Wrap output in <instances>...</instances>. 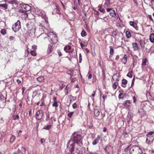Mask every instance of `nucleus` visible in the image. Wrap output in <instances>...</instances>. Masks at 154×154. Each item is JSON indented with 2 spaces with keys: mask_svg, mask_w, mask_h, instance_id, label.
Masks as SVG:
<instances>
[{
  "mask_svg": "<svg viewBox=\"0 0 154 154\" xmlns=\"http://www.w3.org/2000/svg\"><path fill=\"white\" fill-rule=\"evenodd\" d=\"M82 139V136L79 132H75L72 134L71 140L69 141L67 145V147L71 153H72L75 148L79 151V149L83 145Z\"/></svg>",
  "mask_w": 154,
  "mask_h": 154,
  "instance_id": "obj_1",
  "label": "nucleus"
},
{
  "mask_svg": "<svg viewBox=\"0 0 154 154\" xmlns=\"http://www.w3.org/2000/svg\"><path fill=\"white\" fill-rule=\"evenodd\" d=\"M24 29L26 31L30 36L34 37L35 36V32L36 29L34 22L29 21L24 26Z\"/></svg>",
  "mask_w": 154,
  "mask_h": 154,
  "instance_id": "obj_2",
  "label": "nucleus"
},
{
  "mask_svg": "<svg viewBox=\"0 0 154 154\" xmlns=\"http://www.w3.org/2000/svg\"><path fill=\"white\" fill-rule=\"evenodd\" d=\"M39 12L40 13L38 15L44 20L39 23V29L41 28L43 30L44 29H47L49 27V24L46 14L44 11H40Z\"/></svg>",
  "mask_w": 154,
  "mask_h": 154,
  "instance_id": "obj_3",
  "label": "nucleus"
},
{
  "mask_svg": "<svg viewBox=\"0 0 154 154\" xmlns=\"http://www.w3.org/2000/svg\"><path fill=\"white\" fill-rule=\"evenodd\" d=\"M31 7L27 4H23L21 6L18 12L20 13H22L24 15V16L27 17L28 16V14L27 12L30 11Z\"/></svg>",
  "mask_w": 154,
  "mask_h": 154,
  "instance_id": "obj_4",
  "label": "nucleus"
},
{
  "mask_svg": "<svg viewBox=\"0 0 154 154\" xmlns=\"http://www.w3.org/2000/svg\"><path fill=\"white\" fill-rule=\"evenodd\" d=\"M142 150L138 146H133L129 149L130 154H141Z\"/></svg>",
  "mask_w": 154,
  "mask_h": 154,
  "instance_id": "obj_5",
  "label": "nucleus"
},
{
  "mask_svg": "<svg viewBox=\"0 0 154 154\" xmlns=\"http://www.w3.org/2000/svg\"><path fill=\"white\" fill-rule=\"evenodd\" d=\"M47 35L50 38L49 41L51 44H55L58 41L57 36L56 35L54 34L52 32L48 33Z\"/></svg>",
  "mask_w": 154,
  "mask_h": 154,
  "instance_id": "obj_6",
  "label": "nucleus"
},
{
  "mask_svg": "<svg viewBox=\"0 0 154 154\" xmlns=\"http://www.w3.org/2000/svg\"><path fill=\"white\" fill-rule=\"evenodd\" d=\"M20 28V22L19 20H18L16 23L13 25L12 27L13 30L15 32L18 31Z\"/></svg>",
  "mask_w": 154,
  "mask_h": 154,
  "instance_id": "obj_7",
  "label": "nucleus"
},
{
  "mask_svg": "<svg viewBox=\"0 0 154 154\" xmlns=\"http://www.w3.org/2000/svg\"><path fill=\"white\" fill-rule=\"evenodd\" d=\"M36 119L40 120L43 117V112L42 110H39L37 111L36 112Z\"/></svg>",
  "mask_w": 154,
  "mask_h": 154,
  "instance_id": "obj_8",
  "label": "nucleus"
},
{
  "mask_svg": "<svg viewBox=\"0 0 154 154\" xmlns=\"http://www.w3.org/2000/svg\"><path fill=\"white\" fill-rule=\"evenodd\" d=\"M106 11L109 12L110 15L112 17H115L116 16V12L112 8H106Z\"/></svg>",
  "mask_w": 154,
  "mask_h": 154,
  "instance_id": "obj_9",
  "label": "nucleus"
},
{
  "mask_svg": "<svg viewBox=\"0 0 154 154\" xmlns=\"http://www.w3.org/2000/svg\"><path fill=\"white\" fill-rule=\"evenodd\" d=\"M129 24L131 26L134 27L136 30H138V27L137 26V24L134 22L130 21L129 22Z\"/></svg>",
  "mask_w": 154,
  "mask_h": 154,
  "instance_id": "obj_10",
  "label": "nucleus"
},
{
  "mask_svg": "<svg viewBox=\"0 0 154 154\" xmlns=\"http://www.w3.org/2000/svg\"><path fill=\"white\" fill-rule=\"evenodd\" d=\"M6 100H2L0 99V108H3L6 104Z\"/></svg>",
  "mask_w": 154,
  "mask_h": 154,
  "instance_id": "obj_11",
  "label": "nucleus"
},
{
  "mask_svg": "<svg viewBox=\"0 0 154 154\" xmlns=\"http://www.w3.org/2000/svg\"><path fill=\"white\" fill-rule=\"evenodd\" d=\"M94 115L96 117H98L99 116L100 113V110L96 108H94Z\"/></svg>",
  "mask_w": 154,
  "mask_h": 154,
  "instance_id": "obj_12",
  "label": "nucleus"
},
{
  "mask_svg": "<svg viewBox=\"0 0 154 154\" xmlns=\"http://www.w3.org/2000/svg\"><path fill=\"white\" fill-rule=\"evenodd\" d=\"M100 138V136L98 135L97 137L92 142V144L94 145H96L98 142Z\"/></svg>",
  "mask_w": 154,
  "mask_h": 154,
  "instance_id": "obj_13",
  "label": "nucleus"
},
{
  "mask_svg": "<svg viewBox=\"0 0 154 154\" xmlns=\"http://www.w3.org/2000/svg\"><path fill=\"white\" fill-rule=\"evenodd\" d=\"M56 6V9H55V12L56 13L58 14H61V13L60 11V8L59 6L57 4H56L55 5Z\"/></svg>",
  "mask_w": 154,
  "mask_h": 154,
  "instance_id": "obj_14",
  "label": "nucleus"
},
{
  "mask_svg": "<svg viewBox=\"0 0 154 154\" xmlns=\"http://www.w3.org/2000/svg\"><path fill=\"white\" fill-rule=\"evenodd\" d=\"M98 10L101 12H102L103 13H105V10L102 7L101 5H98Z\"/></svg>",
  "mask_w": 154,
  "mask_h": 154,
  "instance_id": "obj_15",
  "label": "nucleus"
},
{
  "mask_svg": "<svg viewBox=\"0 0 154 154\" xmlns=\"http://www.w3.org/2000/svg\"><path fill=\"white\" fill-rule=\"evenodd\" d=\"M130 104L131 102L129 100H127L126 101L123 103L124 105L126 107L129 106L130 105Z\"/></svg>",
  "mask_w": 154,
  "mask_h": 154,
  "instance_id": "obj_16",
  "label": "nucleus"
},
{
  "mask_svg": "<svg viewBox=\"0 0 154 154\" xmlns=\"http://www.w3.org/2000/svg\"><path fill=\"white\" fill-rule=\"evenodd\" d=\"M127 56L126 55H124V57L122 60V62L124 64H125L127 62Z\"/></svg>",
  "mask_w": 154,
  "mask_h": 154,
  "instance_id": "obj_17",
  "label": "nucleus"
},
{
  "mask_svg": "<svg viewBox=\"0 0 154 154\" xmlns=\"http://www.w3.org/2000/svg\"><path fill=\"white\" fill-rule=\"evenodd\" d=\"M52 47L53 45L52 44H50L48 45V47L47 50V52L48 54L51 53V52L52 49Z\"/></svg>",
  "mask_w": 154,
  "mask_h": 154,
  "instance_id": "obj_18",
  "label": "nucleus"
},
{
  "mask_svg": "<svg viewBox=\"0 0 154 154\" xmlns=\"http://www.w3.org/2000/svg\"><path fill=\"white\" fill-rule=\"evenodd\" d=\"M149 39L151 42H154V34H151L150 35Z\"/></svg>",
  "mask_w": 154,
  "mask_h": 154,
  "instance_id": "obj_19",
  "label": "nucleus"
},
{
  "mask_svg": "<svg viewBox=\"0 0 154 154\" xmlns=\"http://www.w3.org/2000/svg\"><path fill=\"white\" fill-rule=\"evenodd\" d=\"M132 46L134 50H137L138 47L137 44L136 43H134L132 44Z\"/></svg>",
  "mask_w": 154,
  "mask_h": 154,
  "instance_id": "obj_20",
  "label": "nucleus"
},
{
  "mask_svg": "<svg viewBox=\"0 0 154 154\" xmlns=\"http://www.w3.org/2000/svg\"><path fill=\"white\" fill-rule=\"evenodd\" d=\"M71 49V47L69 45H67L66 46L64 47V50L66 53H68V52L67 51V50H70Z\"/></svg>",
  "mask_w": 154,
  "mask_h": 154,
  "instance_id": "obj_21",
  "label": "nucleus"
},
{
  "mask_svg": "<svg viewBox=\"0 0 154 154\" xmlns=\"http://www.w3.org/2000/svg\"><path fill=\"white\" fill-rule=\"evenodd\" d=\"M37 79L39 82H42L43 81L44 78L43 76H41L37 78Z\"/></svg>",
  "mask_w": 154,
  "mask_h": 154,
  "instance_id": "obj_22",
  "label": "nucleus"
},
{
  "mask_svg": "<svg viewBox=\"0 0 154 154\" xmlns=\"http://www.w3.org/2000/svg\"><path fill=\"white\" fill-rule=\"evenodd\" d=\"M153 141L152 139L150 140V137H148L146 139V142L148 144H151Z\"/></svg>",
  "mask_w": 154,
  "mask_h": 154,
  "instance_id": "obj_23",
  "label": "nucleus"
},
{
  "mask_svg": "<svg viewBox=\"0 0 154 154\" xmlns=\"http://www.w3.org/2000/svg\"><path fill=\"white\" fill-rule=\"evenodd\" d=\"M119 74H115L113 75L114 78H113V80L116 81H118L119 79Z\"/></svg>",
  "mask_w": 154,
  "mask_h": 154,
  "instance_id": "obj_24",
  "label": "nucleus"
},
{
  "mask_svg": "<svg viewBox=\"0 0 154 154\" xmlns=\"http://www.w3.org/2000/svg\"><path fill=\"white\" fill-rule=\"evenodd\" d=\"M26 151V149L25 147H24L23 146H22L21 147V150H20L19 149H18L17 151L19 153H20V152H25Z\"/></svg>",
  "mask_w": 154,
  "mask_h": 154,
  "instance_id": "obj_25",
  "label": "nucleus"
},
{
  "mask_svg": "<svg viewBox=\"0 0 154 154\" xmlns=\"http://www.w3.org/2000/svg\"><path fill=\"white\" fill-rule=\"evenodd\" d=\"M81 35L82 37H84L87 35V33L86 31L84 29H83L81 32Z\"/></svg>",
  "mask_w": 154,
  "mask_h": 154,
  "instance_id": "obj_26",
  "label": "nucleus"
},
{
  "mask_svg": "<svg viewBox=\"0 0 154 154\" xmlns=\"http://www.w3.org/2000/svg\"><path fill=\"white\" fill-rule=\"evenodd\" d=\"M127 76L130 78H131L133 76V72L132 71L129 72L127 75Z\"/></svg>",
  "mask_w": 154,
  "mask_h": 154,
  "instance_id": "obj_27",
  "label": "nucleus"
},
{
  "mask_svg": "<svg viewBox=\"0 0 154 154\" xmlns=\"http://www.w3.org/2000/svg\"><path fill=\"white\" fill-rule=\"evenodd\" d=\"M74 71L73 70H69L67 72V74L71 75H73L74 74Z\"/></svg>",
  "mask_w": 154,
  "mask_h": 154,
  "instance_id": "obj_28",
  "label": "nucleus"
},
{
  "mask_svg": "<svg viewBox=\"0 0 154 154\" xmlns=\"http://www.w3.org/2000/svg\"><path fill=\"white\" fill-rule=\"evenodd\" d=\"M110 48V54L111 55H112L113 54L114 51L113 49L112 48V47L111 46H110L109 47Z\"/></svg>",
  "mask_w": 154,
  "mask_h": 154,
  "instance_id": "obj_29",
  "label": "nucleus"
},
{
  "mask_svg": "<svg viewBox=\"0 0 154 154\" xmlns=\"http://www.w3.org/2000/svg\"><path fill=\"white\" fill-rule=\"evenodd\" d=\"M16 138V137L15 136L13 135H12L10 138V142L11 143H12L14 140H15Z\"/></svg>",
  "mask_w": 154,
  "mask_h": 154,
  "instance_id": "obj_30",
  "label": "nucleus"
},
{
  "mask_svg": "<svg viewBox=\"0 0 154 154\" xmlns=\"http://www.w3.org/2000/svg\"><path fill=\"white\" fill-rule=\"evenodd\" d=\"M126 36L128 38H129L131 37V35L129 31H127L125 32Z\"/></svg>",
  "mask_w": 154,
  "mask_h": 154,
  "instance_id": "obj_31",
  "label": "nucleus"
},
{
  "mask_svg": "<svg viewBox=\"0 0 154 154\" xmlns=\"http://www.w3.org/2000/svg\"><path fill=\"white\" fill-rule=\"evenodd\" d=\"M29 48H27V50L25 51V56L26 57H27L29 54Z\"/></svg>",
  "mask_w": 154,
  "mask_h": 154,
  "instance_id": "obj_32",
  "label": "nucleus"
},
{
  "mask_svg": "<svg viewBox=\"0 0 154 154\" xmlns=\"http://www.w3.org/2000/svg\"><path fill=\"white\" fill-rule=\"evenodd\" d=\"M118 85V82H115L112 85L113 88L114 89H116L117 88V86Z\"/></svg>",
  "mask_w": 154,
  "mask_h": 154,
  "instance_id": "obj_33",
  "label": "nucleus"
},
{
  "mask_svg": "<svg viewBox=\"0 0 154 154\" xmlns=\"http://www.w3.org/2000/svg\"><path fill=\"white\" fill-rule=\"evenodd\" d=\"M12 117L13 119L15 120L18 119L19 118L18 115H13L12 116Z\"/></svg>",
  "mask_w": 154,
  "mask_h": 154,
  "instance_id": "obj_34",
  "label": "nucleus"
},
{
  "mask_svg": "<svg viewBox=\"0 0 154 154\" xmlns=\"http://www.w3.org/2000/svg\"><path fill=\"white\" fill-rule=\"evenodd\" d=\"M102 20H103L104 21L107 22L108 21V16H106L104 17L103 18H100Z\"/></svg>",
  "mask_w": 154,
  "mask_h": 154,
  "instance_id": "obj_35",
  "label": "nucleus"
},
{
  "mask_svg": "<svg viewBox=\"0 0 154 154\" xmlns=\"http://www.w3.org/2000/svg\"><path fill=\"white\" fill-rule=\"evenodd\" d=\"M147 60L146 58H145L144 60H143V61L142 64V65L144 66L146 64Z\"/></svg>",
  "mask_w": 154,
  "mask_h": 154,
  "instance_id": "obj_36",
  "label": "nucleus"
},
{
  "mask_svg": "<svg viewBox=\"0 0 154 154\" xmlns=\"http://www.w3.org/2000/svg\"><path fill=\"white\" fill-rule=\"evenodd\" d=\"M0 6L4 8L5 9H7L8 8V5L6 4H0Z\"/></svg>",
  "mask_w": 154,
  "mask_h": 154,
  "instance_id": "obj_37",
  "label": "nucleus"
},
{
  "mask_svg": "<svg viewBox=\"0 0 154 154\" xmlns=\"http://www.w3.org/2000/svg\"><path fill=\"white\" fill-rule=\"evenodd\" d=\"M0 99L2 100H6V98L4 97L2 94L0 92Z\"/></svg>",
  "mask_w": 154,
  "mask_h": 154,
  "instance_id": "obj_38",
  "label": "nucleus"
},
{
  "mask_svg": "<svg viewBox=\"0 0 154 154\" xmlns=\"http://www.w3.org/2000/svg\"><path fill=\"white\" fill-rule=\"evenodd\" d=\"M30 53L32 55L34 56H36V54L35 51H31L30 52Z\"/></svg>",
  "mask_w": 154,
  "mask_h": 154,
  "instance_id": "obj_39",
  "label": "nucleus"
},
{
  "mask_svg": "<svg viewBox=\"0 0 154 154\" xmlns=\"http://www.w3.org/2000/svg\"><path fill=\"white\" fill-rule=\"evenodd\" d=\"M51 127V125H48L44 127V128H43V129H45V130H48Z\"/></svg>",
  "mask_w": 154,
  "mask_h": 154,
  "instance_id": "obj_40",
  "label": "nucleus"
},
{
  "mask_svg": "<svg viewBox=\"0 0 154 154\" xmlns=\"http://www.w3.org/2000/svg\"><path fill=\"white\" fill-rule=\"evenodd\" d=\"M104 5L108 6L110 5V2L109 0H105Z\"/></svg>",
  "mask_w": 154,
  "mask_h": 154,
  "instance_id": "obj_41",
  "label": "nucleus"
},
{
  "mask_svg": "<svg viewBox=\"0 0 154 154\" xmlns=\"http://www.w3.org/2000/svg\"><path fill=\"white\" fill-rule=\"evenodd\" d=\"M127 81L125 79H123L122 80V84L125 85L127 84Z\"/></svg>",
  "mask_w": 154,
  "mask_h": 154,
  "instance_id": "obj_42",
  "label": "nucleus"
},
{
  "mask_svg": "<svg viewBox=\"0 0 154 154\" xmlns=\"http://www.w3.org/2000/svg\"><path fill=\"white\" fill-rule=\"evenodd\" d=\"M46 118L45 120L46 121H47L50 118V116L49 113L47 112L46 113Z\"/></svg>",
  "mask_w": 154,
  "mask_h": 154,
  "instance_id": "obj_43",
  "label": "nucleus"
},
{
  "mask_svg": "<svg viewBox=\"0 0 154 154\" xmlns=\"http://www.w3.org/2000/svg\"><path fill=\"white\" fill-rule=\"evenodd\" d=\"M87 125L90 128H91L93 127L92 124L90 122H87Z\"/></svg>",
  "mask_w": 154,
  "mask_h": 154,
  "instance_id": "obj_44",
  "label": "nucleus"
},
{
  "mask_svg": "<svg viewBox=\"0 0 154 154\" xmlns=\"http://www.w3.org/2000/svg\"><path fill=\"white\" fill-rule=\"evenodd\" d=\"M16 1H8V3L11 4L12 5H13L14 4H16Z\"/></svg>",
  "mask_w": 154,
  "mask_h": 154,
  "instance_id": "obj_45",
  "label": "nucleus"
},
{
  "mask_svg": "<svg viewBox=\"0 0 154 154\" xmlns=\"http://www.w3.org/2000/svg\"><path fill=\"white\" fill-rule=\"evenodd\" d=\"M123 95V94L122 93H120L119 95V99H123L125 95H124L123 96H122Z\"/></svg>",
  "mask_w": 154,
  "mask_h": 154,
  "instance_id": "obj_46",
  "label": "nucleus"
},
{
  "mask_svg": "<svg viewBox=\"0 0 154 154\" xmlns=\"http://www.w3.org/2000/svg\"><path fill=\"white\" fill-rule=\"evenodd\" d=\"M73 113V112H71L68 114L67 116L69 118H71Z\"/></svg>",
  "mask_w": 154,
  "mask_h": 154,
  "instance_id": "obj_47",
  "label": "nucleus"
},
{
  "mask_svg": "<svg viewBox=\"0 0 154 154\" xmlns=\"http://www.w3.org/2000/svg\"><path fill=\"white\" fill-rule=\"evenodd\" d=\"M1 32L2 34L3 35H5L6 33V31L5 29H2L1 30Z\"/></svg>",
  "mask_w": 154,
  "mask_h": 154,
  "instance_id": "obj_48",
  "label": "nucleus"
},
{
  "mask_svg": "<svg viewBox=\"0 0 154 154\" xmlns=\"http://www.w3.org/2000/svg\"><path fill=\"white\" fill-rule=\"evenodd\" d=\"M58 106L57 103V101L54 102L52 104V106L53 107H57Z\"/></svg>",
  "mask_w": 154,
  "mask_h": 154,
  "instance_id": "obj_49",
  "label": "nucleus"
},
{
  "mask_svg": "<svg viewBox=\"0 0 154 154\" xmlns=\"http://www.w3.org/2000/svg\"><path fill=\"white\" fill-rule=\"evenodd\" d=\"M131 147V145H130L128 146L125 149V151L126 152H128L129 150V149Z\"/></svg>",
  "mask_w": 154,
  "mask_h": 154,
  "instance_id": "obj_50",
  "label": "nucleus"
},
{
  "mask_svg": "<svg viewBox=\"0 0 154 154\" xmlns=\"http://www.w3.org/2000/svg\"><path fill=\"white\" fill-rule=\"evenodd\" d=\"M82 60V56L81 53L79 54V63H81Z\"/></svg>",
  "mask_w": 154,
  "mask_h": 154,
  "instance_id": "obj_51",
  "label": "nucleus"
},
{
  "mask_svg": "<svg viewBox=\"0 0 154 154\" xmlns=\"http://www.w3.org/2000/svg\"><path fill=\"white\" fill-rule=\"evenodd\" d=\"M37 46L36 45H32V49L33 51H35L37 49Z\"/></svg>",
  "mask_w": 154,
  "mask_h": 154,
  "instance_id": "obj_52",
  "label": "nucleus"
},
{
  "mask_svg": "<svg viewBox=\"0 0 154 154\" xmlns=\"http://www.w3.org/2000/svg\"><path fill=\"white\" fill-rule=\"evenodd\" d=\"M133 103H136V97L134 96L133 97Z\"/></svg>",
  "mask_w": 154,
  "mask_h": 154,
  "instance_id": "obj_53",
  "label": "nucleus"
},
{
  "mask_svg": "<svg viewBox=\"0 0 154 154\" xmlns=\"http://www.w3.org/2000/svg\"><path fill=\"white\" fill-rule=\"evenodd\" d=\"M72 107L74 109H76L77 107V105L76 103H74L72 104Z\"/></svg>",
  "mask_w": 154,
  "mask_h": 154,
  "instance_id": "obj_54",
  "label": "nucleus"
},
{
  "mask_svg": "<svg viewBox=\"0 0 154 154\" xmlns=\"http://www.w3.org/2000/svg\"><path fill=\"white\" fill-rule=\"evenodd\" d=\"M102 75L103 76V77L104 78L105 77V71L104 70H102Z\"/></svg>",
  "mask_w": 154,
  "mask_h": 154,
  "instance_id": "obj_55",
  "label": "nucleus"
},
{
  "mask_svg": "<svg viewBox=\"0 0 154 154\" xmlns=\"http://www.w3.org/2000/svg\"><path fill=\"white\" fill-rule=\"evenodd\" d=\"M154 134V131H151L149 132L148 134L147 135H152L153 134Z\"/></svg>",
  "mask_w": 154,
  "mask_h": 154,
  "instance_id": "obj_56",
  "label": "nucleus"
},
{
  "mask_svg": "<svg viewBox=\"0 0 154 154\" xmlns=\"http://www.w3.org/2000/svg\"><path fill=\"white\" fill-rule=\"evenodd\" d=\"M57 53L60 56H62V54L60 50H57Z\"/></svg>",
  "mask_w": 154,
  "mask_h": 154,
  "instance_id": "obj_57",
  "label": "nucleus"
},
{
  "mask_svg": "<svg viewBox=\"0 0 154 154\" xmlns=\"http://www.w3.org/2000/svg\"><path fill=\"white\" fill-rule=\"evenodd\" d=\"M134 80H135L134 78L132 81L131 85V86L130 88L132 86L134 85Z\"/></svg>",
  "mask_w": 154,
  "mask_h": 154,
  "instance_id": "obj_58",
  "label": "nucleus"
},
{
  "mask_svg": "<svg viewBox=\"0 0 154 154\" xmlns=\"http://www.w3.org/2000/svg\"><path fill=\"white\" fill-rule=\"evenodd\" d=\"M140 44L142 48L144 49V46L143 45V43L142 42H140Z\"/></svg>",
  "mask_w": 154,
  "mask_h": 154,
  "instance_id": "obj_59",
  "label": "nucleus"
},
{
  "mask_svg": "<svg viewBox=\"0 0 154 154\" xmlns=\"http://www.w3.org/2000/svg\"><path fill=\"white\" fill-rule=\"evenodd\" d=\"M94 11L95 12V14L97 15H99V12L98 11H97L95 10H94Z\"/></svg>",
  "mask_w": 154,
  "mask_h": 154,
  "instance_id": "obj_60",
  "label": "nucleus"
},
{
  "mask_svg": "<svg viewBox=\"0 0 154 154\" xmlns=\"http://www.w3.org/2000/svg\"><path fill=\"white\" fill-rule=\"evenodd\" d=\"M80 45L81 47V48H83V47H84L85 46V45H84V44H83L82 42H81L80 43Z\"/></svg>",
  "mask_w": 154,
  "mask_h": 154,
  "instance_id": "obj_61",
  "label": "nucleus"
},
{
  "mask_svg": "<svg viewBox=\"0 0 154 154\" xmlns=\"http://www.w3.org/2000/svg\"><path fill=\"white\" fill-rule=\"evenodd\" d=\"M14 38V37L12 36H11L9 37V39L11 41L13 40Z\"/></svg>",
  "mask_w": 154,
  "mask_h": 154,
  "instance_id": "obj_62",
  "label": "nucleus"
},
{
  "mask_svg": "<svg viewBox=\"0 0 154 154\" xmlns=\"http://www.w3.org/2000/svg\"><path fill=\"white\" fill-rule=\"evenodd\" d=\"M92 74H90L88 75V79H91V77H92Z\"/></svg>",
  "mask_w": 154,
  "mask_h": 154,
  "instance_id": "obj_63",
  "label": "nucleus"
},
{
  "mask_svg": "<svg viewBox=\"0 0 154 154\" xmlns=\"http://www.w3.org/2000/svg\"><path fill=\"white\" fill-rule=\"evenodd\" d=\"M29 115L30 116H31L32 115V110L30 109L29 111Z\"/></svg>",
  "mask_w": 154,
  "mask_h": 154,
  "instance_id": "obj_64",
  "label": "nucleus"
}]
</instances>
